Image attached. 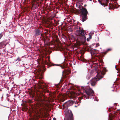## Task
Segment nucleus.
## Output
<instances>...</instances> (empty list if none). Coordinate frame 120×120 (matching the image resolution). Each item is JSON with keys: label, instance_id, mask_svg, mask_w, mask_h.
<instances>
[{"label": "nucleus", "instance_id": "obj_1", "mask_svg": "<svg viewBox=\"0 0 120 120\" xmlns=\"http://www.w3.org/2000/svg\"><path fill=\"white\" fill-rule=\"evenodd\" d=\"M96 72L97 73L96 76L98 79H97L96 78L92 79L90 81L91 85L92 86H94L96 83V81L102 79L103 77V75H104V73L101 71H98Z\"/></svg>", "mask_w": 120, "mask_h": 120}, {"label": "nucleus", "instance_id": "obj_2", "mask_svg": "<svg viewBox=\"0 0 120 120\" xmlns=\"http://www.w3.org/2000/svg\"><path fill=\"white\" fill-rule=\"evenodd\" d=\"M85 92L87 95V96L85 97L86 99L90 98H93L95 100L94 97V92L93 90L90 88H87L85 90Z\"/></svg>", "mask_w": 120, "mask_h": 120}, {"label": "nucleus", "instance_id": "obj_3", "mask_svg": "<svg viewBox=\"0 0 120 120\" xmlns=\"http://www.w3.org/2000/svg\"><path fill=\"white\" fill-rule=\"evenodd\" d=\"M68 111L67 109H66L64 111L65 116L64 120H73V114L71 111H70V114L68 113Z\"/></svg>", "mask_w": 120, "mask_h": 120}, {"label": "nucleus", "instance_id": "obj_4", "mask_svg": "<svg viewBox=\"0 0 120 120\" xmlns=\"http://www.w3.org/2000/svg\"><path fill=\"white\" fill-rule=\"evenodd\" d=\"M74 103V102L72 101H69L66 102L65 104V105L66 107H68L70 106L71 105Z\"/></svg>", "mask_w": 120, "mask_h": 120}, {"label": "nucleus", "instance_id": "obj_5", "mask_svg": "<svg viewBox=\"0 0 120 120\" xmlns=\"http://www.w3.org/2000/svg\"><path fill=\"white\" fill-rule=\"evenodd\" d=\"M87 11L86 8H83L82 10V15H86Z\"/></svg>", "mask_w": 120, "mask_h": 120}, {"label": "nucleus", "instance_id": "obj_6", "mask_svg": "<svg viewBox=\"0 0 120 120\" xmlns=\"http://www.w3.org/2000/svg\"><path fill=\"white\" fill-rule=\"evenodd\" d=\"M35 35L36 36H38L39 35L41 34L40 31L38 29L35 30Z\"/></svg>", "mask_w": 120, "mask_h": 120}, {"label": "nucleus", "instance_id": "obj_7", "mask_svg": "<svg viewBox=\"0 0 120 120\" xmlns=\"http://www.w3.org/2000/svg\"><path fill=\"white\" fill-rule=\"evenodd\" d=\"M86 19V15H82V21L83 22L85 21Z\"/></svg>", "mask_w": 120, "mask_h": 120}, {"label": "nucleus", "instance_id": "obj_8", "mask_svg": "<svg viewBox=\"0 0 120 120\" xmlns=\"http://www.w3.org/2000/svg\"><path fill=\"white\" fill-rule=\"evenodd\" d=\"M89 37L88 38H87V41H88L89 40L91 39V38L92 37H91V35H90V34H89Z\"/></svg>", "mask_w": 120, "mask_h": 120}, {"label": "nucleus", "instance_id": "obj_9", "mask_svg": "<svg viewBox=\"0 0 120 120\" xmlns=\"http://www.w3.org/2000/svg\"><path fill=\"white\" fill-rule=\"evenodd\" d=\"M79 34L82 36H84L85 34L84 31L81 30Z\"/></svg>", "mask_w": 120, "mask_h": 120}, {"label": "nucleus", "instance_id": "obj_10", "mask_svg": "<svg viewBox=\"0 0 120 120\" xmlns=\"http://www.w3.org/2000/svg\"><path fill=\"white\" fill-rule=\"evenodd\" d=\"M81 30H77L76 32L78 34H80V33Z\"/></svg>", "mask_w": 120, "mask_h": 120}, {"label": "nucleus", "instance_id": "obj_11", "mask_svg": "<svg viewBox=\"0 0 120 120\" xmlns=\"http://www.w3.org/2000/svg\"><path fill=\"white\" fill-rule=\"evenodd\" d=\"M3 36V34L2 33H1L0 34V39Z\"/></svg>", "mask_w": 120, "mask_h": 120}, {"label": "nucleus", "instance_id": "obj_12", "mask_svg": "<svg viewBox=\"0 0 120 120\" xmlns=\"http://www.w3.org/2000/svg\"><path fill=\"white\" fill-rule=\"evenodd\" d=\"M21 60L20 58L19 57H18L16 61H19Z\"/></svg>", "mask_w": 120, "mask_h": 120}, {"label": "nucleus", "instance_id": "obj_13", "mask_svg": "<svg viewBox=\"0 0 120 120\" xmlns=\"http://www.w3.org/2000/svg\"><path fill=\"white\" fill-rule=\"evenodd\" d=\"M94 31H91L90 33H89V34H90V35H92L94 34Z\"/></svg>", "mask_w": 120, "mask_h": 120}, {"label": "nucleus", "instance_id": "obj_14", "mask_svg": "<svg viewBox=\"0 0 120 120\" xmlns=\"http://www.w3.org/2000/svg\"><path fill=\"white\" fill-rule=\"evenodd\" d=\"M99 45V43H97L96 44V47H98Z\"/></svg>", "mask_w": 120, "mask_h": 120}, {"label": "nucleus", "instance_id": "obj_15", "mask_svg": "<svg viewBox=\"0 0 120 120\" xmlns=\"http://www.w3.org/2000/svg\"><path fill=\"white\" fill-rule=\"evenodd\" d=\"M53 120H56V119L55 118H53Z\"/></svg>", "mask_w": 120, "mask_h": 120}, {"label": "nucleus", "instance_id": "obj_16", "mask_svg": "<svg viewBox=\"0 0 120 120\" xmlns=\"http://www.w3.org/2000/svg\"><path fill=\"white\" fill-rule=\"evenodd\" d=\"M110 50V49H108V50Z\"/></svg>", "mask_w": 120, "mask_h": 120}, {"label": "nucleus", "instance_id": "obj_17", "mask_svg": "<svg viewBox=\"0 0 120 120\" xmlns=\"http://www.w3.org/2000/svg\"><path fill=\"white\" fill-rule=\"evenodd\" d=\"M90 0V1H92V0Z\"/></svg>", "mask_w": 120, "mask_h": 120}, {"label": "nucleus", "instance_id": "obj_18", "mask_svg": "<svg viewBox=\"0 0 120 120\" xmlns=\"http://www.w3.org/2000/svg\"><path fill=\"white\" fill-rule=\"evenodd\" d=\"M115 68H116V66H115Z\"/></svg>", "mask_w": 120, "mask_h": 120}]
</instances>
